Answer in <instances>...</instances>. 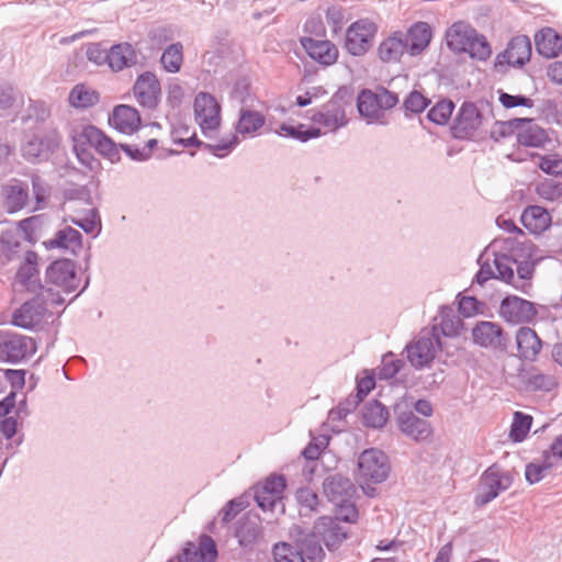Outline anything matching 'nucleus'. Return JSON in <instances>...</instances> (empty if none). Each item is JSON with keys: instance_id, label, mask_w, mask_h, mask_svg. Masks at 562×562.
I'll return each mask as SVG.
<instances>
[{"instance_id": "1", "label": "nucleus", "mask_w": 562, "mask_h": 562, "mask_svg": "<svg viewBox=\"0 0 562 562\" xmlns=\"http://www.w3.org/2000/svg\"><path fill=\"white\" fill-rule=\"evenodd\" d=\"M81 279L77 274L76 262L71 259L60 258L47 266L41 291L49 289L53 294V304L64 305L66 302L64 295L77 291Z\"/></svg>"}, {"instance_id": "2", "label": "nucleus", "mask_w": 562, "mask_h": 562, "mask_svg": "<svg viewBox=\"0 0 562 562\" xmlns=\"http://www.w3.org/2000/svg\"><path fill=\"white\" fill-rule=\"evenodd\" d=\"M325 555L315 537L305 535L303 529L291 541H279L272 547L274 562H323Z\"/></svg>"}, {"instance_id": "3", "label": "nucleus", "mask_w": 562, "mask_h": 562, "mask_svg": "<svg viewBox=\"0 0 562 562\" xmlns=\"http://www.w3.org/2000/svg\"><path fill=\"white\" fill-rule=\"evenodd\" d=\"M352 100V89L348 86H341L321 109L311 110L310 120L325 127L328 132L335 133L348 124L346 109L351 106Z\"/></svg>"}, {"instance_id": "4", "label": "nucleus", "mask_w": 562, "mask_h": 562, "mask_svg": "<svg viewBox=\"0 0 562 562\" xmlns=\"http://www.w3.org/2000/svg\"><path fill=\"white\" fill-rule=\"evenodd\" d=\"M398 103V95L389 89L379 86L374 90L362 89L357 98L359 115L367 124L384 125V112Z\"/></svg>"}, {"instance_id": "5", "label": "nucleus", "mask_w": 562, "mask_h": 562, "mask_svg": "<svg viewBox=\"0 0 562 562\" xmlns=\"http://www.w3.org/2000/svg\"><path fill=\"white\" fill-rule=\"evenodd\" d=\"M194 122L204 137L213 139L222 126V104L211 93L200 91L193 102Z\"/></svg>"}, {"instance_id": "6", "label": "nucleus", "mask_w": 562, "mask_h": 562, "mask_svg": "<svg viewBox=\"0 0 562 562\" xmlns=\"http://www.w3.org/2000/svg\"><path fill=\"white\" fill-rule=\"evenodd\" d=\"M49 291L48 289L31 292L34 296L14 311L13 325L24 329H33L38 326L48 314V307L57 305L53 304V294Z\"/></svg>"}, {"instance_id": "7", "label": "nucleus", "mask_w": 562, "mask_h": 562, "mask_svg": "<svg viewBox=\"0 0 562 562\" xmlns=\"http://www.w3.org/2000/svg\"><path fill=\"white\" fill-rule=\"evenodd\" d=\"M513 484V476L496 463L488 467L480 476L477 493L474 496L476 507H484Z\"/></svg>"}, {"instance_id": "8", "label": "nucleus", "mask_w": 562, "mask_h": 562, "mask_svg": "<svg viewBox=\"0 0 562 562\" xmlns=\"http://www.w3.org/2000/svg\"><path fill=\"white\" fill-rule=\"evenodd\" d=\"M395 420L400 431L415 442H428L434 435V428L427 419L416 416L408 409L405 403H395L393 405Z\"/></svg>"}, {"instance_id": "9", "label": "nucleus", "mask_w": 562, "mask_h": 562, "mask_svg": "<svg viewBox=\"0 0 562 562\" xmlns=\"http://www.w3.org/2000/svg\"><path fill=\"white\" fill-rule=\"evenodd\" d=\"M60 142L61 137L56 128H46L22 145V156L31 164L47 161L58 149Z\"/></svg>"}, {"instance_id": "10", "label": "nucleus", "mask_w": 562, "mask_h": 562, "mask_svg": "<svg viewBox=\"0 0 562 562\" xmlns=\"http://www.w3.org/2000/svg\"><path fill=\"white\" fill-rule=\"evenodd\" d=\"M37 350L35 340L10 330H0V361L19 363Z\"/></svg>"}, {"instance_id": "11", "label": "nucleus", "mask_w": 562, "mask_h": 562, "mask_svg": "<svg viewBox=\"0 0 562 562\" xmlns=\"http://www.w3.org/2000/svg\"><path fill=\"white\" fill-rule=\"evenodd\" d=\"M378 26L369 19L352 22L345 35V49L355 57L366 55L372 47Z\"/></svg>"}, {"instance_id": "12", "label": "nucleus", "mask_w": 562, "mask_h": 562, "mask_svg": "<svg viewBox=\"0 0 562 562\" xmlns=\"http://www.w3.org/2000/svg\"><path fill=\"white\" fill-rule=\"evenodd\" d=\"M389 457L379 449L370 448L358 458V475L364 482L382 483L390 474Z\"/></svg>"}, {"instance_id": "13", "label": "nucleus", "mask_w": 562, "mask_h": 562, "mask_svg": "<svg viewBox=\"0 0 562 562\" xmlns=\"http://www.w3.org/2000/svg\"><path fill=\"white\" fill-rule=\"evenodd\" d=\"M483 114L471 101H464L459 108L450 127L451 136L454 139H471L475 132L482 126Z\"/></svg>"}, {"instance_id": "14", "label": "nucleus", "mask_w": 562, "mask_h": 562, "mask_svg": "<svg viewBox=\"0 0 562 562\" xmlns=\"http://www.w3.org/2000/svg\"><path fill=\"white\" fill-rule=\"evenodd\" d=\"M501 317L510 324H529L538 316L537 304L517 295H506L499 305Z\"/></svg>"}, {"instance_id": "15", "label": "nucleus", "mask_w": 562, "mask_h": 562, "mask_svg": "<svg viewBox=\"0 0 562 562\" xmlns=\"http://www.w3.org/2000/svg\"><path fill=\"white\" fill-rule=\"evenodd\" d=\"M305 535H313L321 548L325 546L328 550L337 549L347 539V531L337 519L333 517H319L311 530H304Z\"/></svg>"}, {"instance_id": "16", "label": "nucleus", "mask_w": 562, "mask_h": 562, "mask_svg": "<svg viewBox=\"0 0 562 562\" xmlns=\"http://www.w3.org/2000/svg\"><path fill=\"white\" fill-rule=\"evenodd\" d=\"M530 38L527 35H517L508 42L506 49L496 56L494 66L497 71L504 66L520 68L530 60Z\"/></svg>"}, {"instance_id": "17", "label": "nucleus", "mask_w": 562, "mask_h": 562, "mask_svg": "<svg viewBox=\"0 0 562 562\" xmlns=\"http://www.w3.org/2000/svg\"><path fill=\"white\" fill-rule=\"evenodd\" d=\"M472 340L480 347L501 351H505L508 346L503 327L488 321H481L472 328Z\"/></svg>"}, {"instance_id": "18", "label": "nucleus", "mask_w": 562, "mask_h": 562, "mask_svg": "<svg viewBox=\"0 0 562 562\" xmlns=\"http://www.w3.org/2000/svg\"><path fill=\"white\" fill-rule=\"evenodd\" d=\"M40 257L34 250H26L16 269L14 281L27 292H36L43 289L40 279Z\"/></svg>"}, {"instance_id": "19", "label": "nucleus", "mask_w": 562, "mask_h": 562, "mask_svg": "<svg viewBox=\"0 0 562 562\" xmlns=\"http://www.w3.org/2000/svg\"><path fill=\"white\" fill-rule=\"evenodd\" d=\"M440 339L436 336H422L405 347L406 358L415 369L429 367L434 361L436 345Z\"/></svg>"}, {"instance_id": "20", "label": "nucleus", "mask_w": 562, "mask_h": 562, "mask_svg": "<svg viewBox=\"0 0 562 562\" xmlns=\"http://www.w3.org/2000/svg\"><path fill=\"white\" fill-rule=\"evenodd\" d=\"M133 92L137 102L143 108L153 110L159 103L160 82L155 74L145 71L137 77L133 86Z\"/></svg>"}, {"instance_id": "21", "label": "nucleus", "mask_w": 562, "mask_h": 562, "mask_svg": "<svg viewBox=\"0 0 562 562\" xmlns=\"http://www.w3.org/2000/svg\"><path fill=\"white\" fill-rule=\"evenodd\" d=\"M300 42L306 54L319 65L330 66L337 61L338 49L330 41L304 36Z\"/></svg>"}, {"instance_id": "22", "label": "nucleus", "mask_w": 562, "mask_h": 562, "mask_svg": "<svg viewBox=\"0 0 562 562\" xmlns=\"http://www.w3.org/2000/svg\"><path fill=\"white\" fill-rule=\"evenodd\" d=\"M266 124V116L256 110L241 106L233 127L235 133L243 138H254L259 135Z\"/></svg>"}, {"instance_id": "23", "label": "nucleus", "mask_w": 562, "mask_h": 562, "mask_svg": "<svg viewBox=\"0 0 562 562\" xmlns=\"http://www.w3.org/2000/svg\"><path fill=\"white\" fill-rule=\"evenodd\" d=\"M323 492L330 503H344L355 497L356 487L349 477L335 473L324 480Z\"/></svg>"}, {"instance_id": "24", "label": "nucleus", "mask_w": 562, "mask_h": 562, "mask_svg": "<svg viewBox=\"0 0 562 562\" xmlns=\"http://www.w3.org/2000/svg\"><path fill=\"white\" fill-rule=\"evenodd\" d=\"M405 52H408L407 41L405 34L401 31L390 34L376 48L378 58L384 64L398 63Z\"/></svg>"}, {"instance_id": "25", "label": "nucleus", "mask_w": 562, "mask_h": 562, "mask_svg": "<svg viewBox=\"0 0 562 562\" xmlns=\"http://www.w3.org/2000/svg\"><path fill=\"white\" fill-rule=\"evenodd\" d=\"M109 123L117 132L132 135L139 130L142 121L135 108L120 104L114 108L112 115L109 117Z\"/></svg>"}, {"instance_id": "26", "label": "nucleus", "mask_w": 562, "mask_h": 562, "mask_svg": "<svg viewBox=\"0 0 562 562\" xmlns=\"http://www.w3.org/2000/svg\"><path fill=\"white\" fill-rule=\"evenodd\" d=\"M262 536L260 519L258 516H244L239 518L235 527V537L244 549H251Z\"/></svg>"}, {"instance_id": "27", "label": "nucleus", "mask_w": 562, "mask_h": 562, "mask_svg": "<svg viewBox=\"0 0 562 562\" xmlns=\"http://www.w3.org/2000/svg\"><path fill=\"white\" fill-rule=\"evenodd\" d=\"M515 338L519 358L536 361L543 345L537 333L530 327L521 326Z\"/></svg>"}, {"instance_id": "28", "label": "nucleus", "mask_w": 562, "mask_h": 562, "mask_svg": "<svg viewBox=\"0 0 562 562\" xmlns=\"http://www.w3.org/2000/svg\"><path fill=\"white\" fill-rule=\"evenodd\" d=\"M518 376L528 391L551 392L558 386L554 375L544 374L536 367L521 370Z\"/></svg>"}, {"instance_id": "29", "label": "nucleus", "mask_w": 562, "mask_h": 562, "mask_svg": "<svg viewBox=\"0 0 562 562\" xmlns=\"http://www.w3.org/2000/svg\"><path fill=\"white\" fill-rule=\"evenodd\" d=\"M47 249H64L77 255L82 248V235L71 226L57 231L52 239L44 241Z\"/></svg>"}, {"instance_id": "30", "label": "nucleus", "mask_w": 562, "mask_h": 562, "mask_svg": "<svg viewBox=\"0 0 562 562\" xmlns=\"http://www.w3.org/2000/svg\"><path fill=\"white\" fill-rule=\"evenodd\" d=\"M4 207L9 213L21 211L29 202V186L22 181L14 180L12 183L2 187Z\"/></svg>"}, {"instance_id": "31", "label": "nucleus", "mask_w": 562, "mask_h": 562, "mask_svg": "<svg viewBox=\"0 0 562 562\" xmlns=\"http://www.w3.org/2000/svg\"><path fill=\"white\" fill-rule=\"evenodd\" d=\"M522 226L531 234L540 235L551 225V215L540 205L527 206L520 216Z\"/></svg>"}, {"instance_id": "32", "label": "nucleus", "mask_w": 562, "mask_h": 562, "mask_svg": "<svg viewBox=\"0 0 562 562\" xmlns=\"http://www.w3.org/2000/svg\"><path fill=\"white\" fill-rule=\"evenodd\" d=\"M536 50L546 58H554L562 50V36L551 27H543L535 34Z\"/></svg>"}, {"instance_id": "33", "label": "nucleus", "mask_w": 562, "mask_h": 562, "mask_svg": "<svg viewBox=\"0 0 562 562\" xmlns=\"http://www.w3.org/2000/svg\"><path fill=\"white\" fill-rule=\"evenodd\" d=\"M431 37V27L427 22L414 23L405 35L408 53L412 56L420 54L429 45Z\"/></svg>"}, {"instance_id": "34", "label": "nucleus", "mask_w": 562, "mask_h": 562, "mask_svg": "<svg viewBox=\"0 0 562 562\" xmlns=\"http://www.w3.org/2000/svg\"><path fill=\"white\" fill-rule=\"evenodd\" d=\"M475 30L462 22H457L448 29L446 33L447 46L454 52L463 53L467 50Z\"/></svg>"}, {"instance_id": "35", "label": "nucleus", "mask_w": 562, "mask_h": 562, "mask_svg": "<svg viewBox=\"0 0 562 562\" xmlns=\"http://www.w3.org/2000/svg\"><path fill=\"white\" fill-rule=\"evenodd\" d=\"M549 140L547 132L537 125L532 119L524 122L517 132V143L525 147H541Z\"/></svg>"}, {"instance_id": "36", "label": "nucleus", "mask_w": 562, "mask_h": 562, "mask_svg": "<svg viewBox=\"0 0 562 562\" xmlns=\"http://www.w3.org/2000/svg\"><path fill=\"white\" fill-rule=\"evenodd\" d=\"M136 61V53L130 43L115 44L109 49V67L121 71Z\"/></svg>"}, {"instance_id": "37", "label": "nucleus", "mask_w": 562, "mask_h": 562, "mask_svg": "<svg viewBox=\"0 0 562 562\" xmlns=\"http://www.w3.org/2000/svg\"><path fill=\"white\" fill-rule=\"evenodd\" d=\"M277 134L281 137L292 138L301 143H306L311 139L321 137L323 133L319 127L313 125H305L303 123L290 125L282 123L279 126Z\"/></svg>"}, {"instance_id": "38", "label": "nucleus", "mask_w": 562, "mask_h": 562, "mask_svg": "<svg viewBox=\"0 0 562 562\" xmlns=\"http://www.w3.org/2000/svg\"><path fill=\"white\" fill-rule=\"evenodd\" d=\"M389 415L386 406L378 400H371L363 407L362 422L367 427L380 429L386 425Z\"/></svg>"}, {"instance_id": "39", "label": "nucleus", "mask_w": 562, "mask_h": 562, "mask_svg": "<svg viewBox=\"0 0 562 562\" xmlns=\"http://www.w3.org/2000/svg\"><path fill=\"white\" fill-rule=\"evenodd\" d=\"M439 319V327L445 337H457L460 335L463 322L451 306H440Z\"/></svg>"}, {"instance_id": "40", "label": "nucleus", "mask_w": 562, "mask_h": 562, "mask_svg": "<svg viewBox=\"0 0 562 562\" xmlns=\"http://www.w3.org/2000/svg\"><path fill=\"white\" fill-rule=\"evenodd\" d=\"M68 101L74 108L88 109L100 101V95L94 89L88 88L83 83H78L70 90Z\"/></svg>"}, {"instance_id": "41", "label": "nucleus", "mask_w": 562, "mask_h": 562, "mask_svg": "<svg viewBox=\"0 0 562 562\" xmlns=\"http://www.w3.org/2000/svg\"><path fill=\"white\" fill-rule=\"evenodd\" d=\"M103 135L104 133L100 128L94 125L87 124L72 128L70 137L72 143L80 144L95 150Z\"/></svg>"}, {"instance_id": "42", "label": "nucleus", "mask_w": 562, "mask_h": 562, "mask_svg": "<svg viewBox=\"0 0 562 562\" xmlns=\"http://www.w3.org/2000/svg\"><path fill=\"white\" fill-rule=\"evenodd\" d=\"M493 262L496 269L495 279H498L505 282L506 284L514 286L515 272L513 263H516L517 260L513 259L512 256L509 255L496 252L494 255Z\"/></svg>"}, {"instance_id": "43", "label": "nucleus", "mask_w": 562, "mask_h": 562, "mask_svg": "<svg viewBox=\"0 0 562 562\" xmlns=\"http://www.w3.org/2000/svg\"><path fill=\"white\" fill-rule=\"evenodd\" d=\"M536 262L530 260L517 261L514 288L525 294H529L531 290V279L533 278Z\"/></svg>"}, {"instance_id": "44", "label": "nucleus", "mask_w": 562, "mask_h": 562, "mask_svg": "<svg viewBox=\"0 0 562 562\" xmlns=\"http://www.w3.org/2000/svg\"><path fill=\"white\" fill-rule=\"evenodd\" d=\"M20 239L11 233H4L0 236V263L8 265L19 257L21 249Z\"/></svg>"}, {"instance_id": "45", "label": "nucleus", "mask_w": 562, "mask_h": 562, "mask_svg": "<svg viewBox=\"0 0 562 562\" xmlns=\"http://www.w3.org/2000/svg\"><path fill=\"white\" fill-rule=\"evenodd\" d=\"M183 60L182 44H170L162 53L160 63L168 72L176 74L180 70Z\"/></svg>"}, {"instance_id": "46", "label": "nucleus", "mask_w": 562, "mask_h": 562, "mask_svg": "<svg viewBox=\"0 0 562 562\" xmlns=\"http://www.w3.org/2000/svg\"><path fill=\"white\" fill-rule=\"evenodd\" d=\"M532 425V417L522 412H516L510 425L509 438L514 442H521L526 439Z\"/></svg>"}, {"instance_id": "47", "label": "nucleus", "mask_w": 562, "mask_h": 562, "mask_svg": "<svg viewBox=\"0 0 562 562\" xmlns=\"http://www.w3.org/2000/svg\"><path fill=\"white\" fill-rule=\"evenodd\" d=\"M456 108V104L450 99H443L437 102L427 113V119L436 125H446Z\"/></svg>"}, {"instance_id": "48", "label": "nucleus", "mask_w": 562, "mask_h": 562, "mask_svg": "<svg viewBox=\"0 0 562 562\" xmlns=\"http://www.w3.org/2000/svg\"><path fill=\"white\" fill-rule=\"evenodd\" d=\"M301 516H310L318 509V495L310 487H301L295 493Z\"/></svg>"}, {"instance_id": "49", "label": "nucleus", "mask_w": 562, "mask_h": 562, "mask_svg": "<svg viewBox=\"0 0 562 562\" xmlns=\"http://www.w3.org/2000/svg\"><path fill=\"white\" fill-rule=\"evenodd\" d=\"M72 223L86 234H90L92 238H97L102 231L101 216L95 207L90 209L82 218H74Z\"/></svg>"}, {"instance_id": "50", "label": "nucleus", "mask_w": 562, "mask_h": 562, "mask_svg": "<svg viewBox=\"0 0 562 562\" xmlns=\"http://www.w3.org/2000/svg\"><path fill=\"white\" fill-rule=\"evenodd\" d=\"M524 122H529V119H512L508 121H496L491 131V138L494 142H499L502 138L510 137L518 132Z\"/></svg>"}, {"instance_id": "51", "label": "nucleus", "mask_w": 562, "mask_h": 562, "mask_svg": "<svg viewBox=\"0 0 562 562\" xmlns=\"http://www.w3.org/2000/svg\"><path fill=\"white\" fill-rule=\"evenodd\" d=\"M430 104V100L417 90L411 91L404 99L403 109L405 117L419 114Z\"/></svg>"}, {"instance_id": "52", "label": "nucleus", "mask_w": 562, "mask_h": 562, "mask_svg": "<svg viewBox=\"0 0 562 562\" xmlns=\"http://www.w3.org/2000/svg\"><path fill=\"white\" fill-rule=\"evenodd\" d=\"M463 53L469 54L471 58L486 60L492 54V48L486 37L475 31V35H473L467 50Z\"/></svg>"}, {"instance_id": "53", "label": "nucleus", "mask_w": 562, "mask_h": 562, "mask_svg": "<svg viewBox=\"0 0 562 562\" xmlns=\"http://www.w3.org/2000/svg\"><path fill=\"white\" fill-rule=\"evenodd\" d=\"M239 143V136L236 133H233L228 137L221 138L216 144L207 143L204 145V149L217 158H224L231 154Z\"/></svg>"}, {"instance_id": "54", "label": "nucleus", "mask_w": 562, "mask_h": 562, "mask_svg": "<svg viewBox=\"0 0 562 562\" xmlns=\"http://www.w3.org/2000/svg\"><path fill=\"white\" fill-rule=\"evenodd\" d=\"M553 464L550 462L547 453L543 454V460L540 463L530 462L525 468V479L530 484L539 483L547 471H549Z\"/></svg>"}, {"instance_id": "55", "label": "nucleus", "mask_w": 562, "mask_h": 562, "mask_svg": "<svg viewBox=\"0 0 562 562\" xmlns=\"http://www.w3.org/2000/svg\"><path fill=\"white\" fill-rule=\"evenodd\" d=\"M403 361L396 359L392 352L382 357L381 366L378 368V378L380 380L393 379L402 369Z\"/></svg>"}, {"instance_id": "56", "label": "nucleus", "mask_w": 562, "mask_h": 562, "mask_svg": "<svg viewBox=\"0 0 562 562\" xmlns=\"http://www.w3.org/2000/svg\"><path fill=\"white\" fill-rule=\"evenodd\" d=\"M256 487L261 490L262 494H272V496L282 499L283 492L286 487V480L282 474H272L261 486L257 485Z\"/></svg>"}, {"instance_id": "57", "label": "nucleus", "mask_w": 562, "mask_h": 562, "mask_svg": "<svg viewBox=\"0 0 562 562\" xmlns=\"http://www.w3.org/2000/svg\"><path fill=\"white\" fill-rule=\"evenodd\" d=\"M198 551L202 562H215L218 555L216 542L207 535L200 536Z\"/></svg>"}, {"instance_id": "58", "label": "nucleus", "mask_w": 562, "mask_h": 562, "mask_svg": "<svg viewBox=\"0 0 562 562\" xmlns=\"http://www.w3.org/2000/svg\"><path fill=\"white\" fill-rule=\"evenodd\" d=\"M333 504L336 506V516L334 519H337L339 524L340 521L355 522L358 519L359 513L353 502V497H348L344 503Z\"/></svg>"}, {"instance_id": "59", "label": "nucleus", "mask_w": 562, "mask_h": 562, "mask_svg": "<svg viewBox=\"0 0 562 562\" xmlns=\"http://www.w3.org/2000/svg\"><path fill=\"white\" fill-rule=\"evenodd\" d=\"M72 148L79 162L90 171H97L101 162L94 157L92 149L80 144L72 143Z\"/></svg>"}, {"instance_id": "60", "label": "nucleus", "mask_w": 562, "mask_h": 562, "mask_svg": "<svg viewBox=\"0 0 562 562\" xmlns=\"http://www.w3.org/2000/svg\"><path fill=\"white\" fill-rule=\"evenodd\" d=\"M120 146L106 134L101 137V140L95 148V151L109 159L112 164H116L121 160Z\"/></svg>"}, {"instance_id": "61", "label": "nucleus", "mask_w": 562, "mask_h": 562, "mask_svg": "<svg viewBox=\"0 0 562 562\" xmlns=\"http://www.w3.org/2000/svg\"><path fill=\"white\" fill-rule=\"evenodd\" d=\"M248 506V502L243 497H236L226 503L221 509L222 522L224 525L231 522L241 510Z\"/></svg>"}, {"instance_id": "62", "label": "nucleus", "mask_w": 562, "mask_h": 562, "mask_svg": "<svg viewBox=\"0 0 562 562\" xmlns=\"http://www.w3.org/2000/svg\"><path fill=\"white\" fill-rule=\"evenodd\" d=\"M359 404V400L350 396L344 402H340L336 407L331 408L329 411L328 417L333 422L342 420L347 417L348 414L352 413Z\"/></svg>"}, {"instance_id": "63", "label": "nucleus", "mask_w": 562, "mask_h": 562, "mask_svg": "<svg viewBox=\"0 0 562 562\" xmlns=\"http://www.w3.org/2000/svg\"><path fill=\"white\" fill-rule=\"evenodd\" d=\"M498 100L505 109H513L516 106H533V100L524 94H509L507 92L501 91Z\"/></svg>"}, {"instance_id": "64", "label": "nucleus", "mask_w": 562, "mask_h": 562, "mask_svg": "<svg viewBox=\"0 0 562 562\" xmlns=\"http://www.w3.org/2000/svg\"><path fill=\"white\" fill-rule=\"evenodd\" d=\"M484 306L475 296H461L458 302V311L464 317H471L481 312Z\"/></svg>"}]
</instances>
